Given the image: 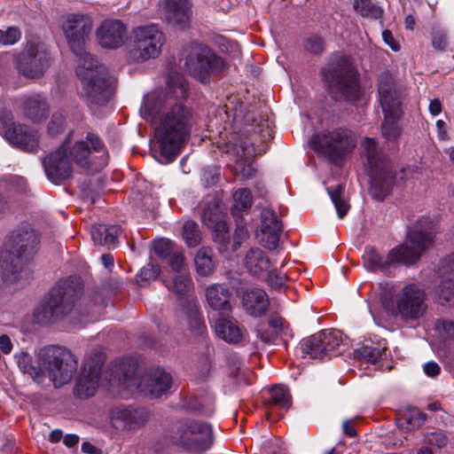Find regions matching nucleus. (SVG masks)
Returning <instances> with one entry per match:
<instances>
[{
  "instance_id": "1",
  "label": "nucleus",
  "mask_w": 454,
  "mask_h": 454,
  "mask_svg": "<svg viewBox=\"0 0 454 454\" xmlns=\"http://www.w3.org/2000/svg\"><path fill=\"white\" fill-rule=\"evenodd\" d=\"M61 27L71 51L78 57L76 73L83 94L91 103L105 104L112 96L114 80L108 75L106 67L98 65L85 51L92 20L84 14L71 13L64 18Z\"/></svg>"
},
{
  "instance_id": "2",
  "label": "nucleus",
  "mask_w": 454,
  "mask_h": 454,
  "mask_svg": "<svg viewBox=\"0 0 454 454\" xmlns=\"http://www.w3.org/2000/svg\"><path fill=\"white\" fill-rule=\"evenodd\" d=\"M140 114L154 127L155 139L163 158L161 162L173 161L190 134L189 110L172 96L152 94L145 98Z\"/></svg>"
},
{
  "instance_id": "3",
  "label": "nucleus",
  "mask_w": 454,
  "mask_h": 454,
  "mask_svg": "<svg viewBox=\"0 0 454 454\" xmlns=\"http://www.w3.org/2000/svg\"><path fill=\"white\" fill-rule=\"evenodd\" d=\"M107 298L98 290L83 291L79 279L67 280L53 286L33 312L37 324L46 325L59 322L72 313L90 315L97 319Z\"/></svg>"
},
{
  "instance_id": "4",
  "label": "nucleus",
  "mask_w": 454,
  "mask_h": 454,
  "mask_svg": "<svg viewBox=\"0 0 454 454\" xmlns=\"http://www.w3.org/2000/svg\"><path fill=\"white\" fill-rule=\"evenodd\" d=\"M108 160L102 140L92 132L85 139L71 143L70 136L59 148L48 155L43 161L45 174L53 184H59L72 175V163L83 169L98 171Z\"/></svg>"
},
{
  "instance_id": "5",
  "label": "nucleus",
  "mask_w": 454,
  "mask_h": 454,
  "mask_svg": "<svg viewBox=\"0 0 454 454\" xmlns=\"http://www.w3.org/2000/svg\"><path fill=\"white\" fill-rule=\"evenodd\" d=\"M137 364L131 359H123L111 364L109 372L104 373V379L112 387L137 388L152 397H160L168 393L172 385V377L162 369H151L140 380L136 377Z\"/></svg>"
},
{
  "instance_id": "6",
  "label": "nucleus",
  "mask_w": 454,
  "mask_h": 454,
  "mask_svg": "<svg viewBox=\"0 0 454 454\" xmlns=\"http://www.w3.org/2000/svg\"><path fill=\"white\" fill-rule=\"evenodd\" d=\"M361 148L364 165L371 178L370 193L373 199L383 200L393 185L407 180L411 171L402 168L399 174L394 172L392 163L378 149L374 138L364 137Z\"/></svg>"
},
{
  "instance_id": "7",
  "label": "nucleus",
  "mask_w": 454,
  "mask_h": 454,
  "mask_svg": "<svg viewBox=\"0 0 454 454\" xmlns=\"http://www.w3.org/2000/svg\"><path fill=\"white\" fill-rule=\"evenodd\" d=\"M433 239L434 235L431 231H411L408 234V241L391 249L386 258L380 254L374 247H367L363 254L364 266L370 271H383L397 262L414 263L432 244Z\"/></svg>"
},
{
  "instance_id": "8",
  "label": "nucleus",
  "mask_w": 454,
  "mask_h": 454,
  "mask_svg": "<svg viewBox=\"0 0 454 454\" xmlns=\"http://www.w3.org/2000/svg\"><path fill=\"white\" fill-rule=\"evenodd\" d=\"M37 359L44 376L47 374L55 387L70 382L77 371L75 356L64 347L52 345L42 348L37 353Z\"/></svg>"
},
{
  "instance_id": "9",
  "label": "nucleus",
  "mask_w": 454,
  "mask_h": 454,
  "mask_svg": "<svg viewBox=\"0 0 454 454\" xmlns=\"http://www.w3.org/2000/svg\"><path fill=\"white\" fill-rule=\"evenodd\" d=\"M427 293L422 285L411 283L394 294L391 299H382L384 308L404 320H418L427 309Z\"/></svg>"
},
{
  "instance_id": "10",
  "label": "nucleus",
  "mask_w": 454,
  "mask_h": 454,
  "mask_svg": "<svg viewBox=\"0 0 454 454\" xmlns=\"http://www.w3.org/2000/svg\"><path fill=\"white\" fill-rule=\"evenodd\" d=\"M378 93L384 114V121L381 124L382 136L387 140H395L401 135L398 121L402 117L403 111L400 92L389 74L380 75Z\"/></svg>"
},
{
  "instance_id": "11",
  "label": "nucleus",
  "mask_w": 454,
  "mask_h": 454,
  "mask_svg": "<svg viewBox=\"0 0 454 454\" xmlns=\"http://www.w3.org/2000/svg\"><path fill=\"white\" fill-rule=\"evenodd\" d=\"M329 93L335 100H355L359 96L357 76L353 64L346 57L333 61L324 71Z\"/></svg>"
},
{
  "instance_id": "12",
  "label": "nucleus",
  "mask_w": 454,
  "mask_h": 454,
  "mask_svg": "<svg viewBox=\"0 0 454 454\" xmlns=\"http://www.w3.org/2000/svg\"><path fill=\"white\" fill-rule=\"evenodd\" d=\"M173 442L189 452L203 453L212 448L215 442L213 426L203 420L180 421L172 435Z\"/></svg>"
},
{
  "instance_id": "13",
  "label": "nucleus",
  "mask_w": 454,
  "mask_h": 454,
  "mask_svg": "<svg viewBox=\"0 0 454 454\" xmlns=\"http://www.w3.org/2000/svg\"><path fill=\"white\" fill-rule=\"evenodd\" d=\"M164 43V34L158 25L136 27L131 32L129 59L133 62H144L155 59L160 55Z\"/></svg>"
},
{
  "instance_id": "14",
  "label": "nucleus",
  "mask_w": 454,
  "mask_h": 454,
  "mask_svg": "<svg viewBox=\"0 0 454 454\" xmlns=\"http://www.w3.org/2000/svg\"><path fill=\"white\" fill-rule=\"evenodd\" d=\"M40 239L37 232L28 226H23L12 231L10 235L6 250L4 252L6 258L10 260L11 267L20 271V268L31 270L24 265L34 257L39 247Z\"/></svg>"
},
{
  "instance_id": "15",
  "label": "nucleus",
  "mask_w": 454,
  "mask_h": 454,
  "mask_svg": "<svg viewBox=\"0 0 454 454\" xmlns=\"http://www.w3.org/2000/svg\"><path fill=\"white\" fill-rule=\"evenodd\" d=\"M309 143L317 153L338 160L355 148L356 137L351 130L337 128L315 134Z\"/></svg>"
},
{
  "instance_id": "16",
  "label": "nucleus",
  "mask_w": 454,
  "mask_h": 454,
  "mask_svg": "<svg viewBox=\"0 0 454 454\" xmlns=\"http://www.w3.org/2000/svg\"><path fill=\"white\" fill-rule=\"evenodd\" d=\"M185 68L194 78L205 82L211 74L222 72L225 64L207 46L198 44L192 47L186 57Z\"/></svg>"
},
{
  "instance_id": "17",
  "label": "nucleus",
  "mask_w": 454,
  "mask_h": 454,
  "mask_svg": "<svg viewBox=\"0 0 454 454\" xmlns=\"http://www.w3.org/2000/svg\"><path fill=\"white\" fill-rule=\"evenodd\" d=\"M341 333L331 329L323 331L301 341L299 349L303 357L325 359L340 353L339 347L342 342Z\"/></svg>"
},
{
  "instance_id": "18",
  "label": "nucleus",
  "mask_w": 454,
  "mask_h": 454,
  "mask_svg": "<svg viewBox=\"0 0 454 454\" xmlns=\"http://www.w3.org/2000/svg\"><path fill=\"white\" fill-rule=\"evenodd\" d=\"M105 356L98 351L91 352L85 357L81 374L74 387V395L80 399H86L95 395L101 379V370Z\"/></svg>"
},
{
  "instance_id": "19",
  "label": "nucleus",
  "mask_w": 454,
  "mask_h": 454,
  "mask_svg": "<svg viewBox=\"0 0 454 454\" xmlns=\"http://www.w3.org/2000/svg\"><path fill=\"white\" fill-rule=\"evenodd\" d=\"M0 133L10 144L27 152H35L39 143L36 130L12 122L9 113L0 112Z\"/></svg>"
},
{
  "instance_id": "20",
  "label": "nucleus",
  "mask_w": 454,
  "mask_h": 454,
  "mask_svg": "<svg viewBox=\"0 0 454 454\" xmlns=\"http://www.w3.org/2000/svg\"><path fill=\"white\" fill-rule=\"evenodd\" d=\"M50 58L46 51L30 44L16 59L19 72L26 77L35 78L43 74L49 66Z\"/></svg>"
},
{
  "instance_id": "21",
  "label": "nucleus",
  "mask_w": 454,
  "mask_h": 454,
  "mask_svg": "<svg viewBox=\"0 0 454 454\" xmlns=\"http://www.w3.org/2000/svg\"><path fill=\"white\" fill-rule=\"evenodd\" d=\"M261 216V231L258 234L260 243L268 249H275L283 230L282 223L271 208H263Z\"/></svg>"
},
{
  "instance_id": "22",
  "label": "nucleus",
  "mask_w": 454,
  "mask_h": 454,
  "mask_svg": "<svg viewBox=\"0 0 454 454\" xmlns=\"http://www.w3.org/2000/svg\"><path fill=\"white\" fill-rule=\"evenodd\" d=\"M126 26L117 20H106L97 28L98 43L106 49H117L124 43Z\"/></svg>"
},
{
  "instance_id": "23",
  "label": "nucleus",
  "mask_w": 454,
  "mask_h": 454,
  "mask_svg": "<svg viewBox=\"0 0 454 454\" xmlns=\"http://www.w3.org/2000/svg\"><path fill=\"white\" fill-rule=\"evenodd\" d=\"M201 220L206 226L212 230L213 238L215 242L223 246L230 242L229 227L216 205H208L205 207L202 212Z\"/></svg>"
},
{
  "instance_id": "24",
  "label": "nucleus",
  "mask_w": 454,
  "mask_h": 454,
  "mask_svg": "<svg viewBox=\"0 0 454 454\" xmlns=\"http://www.w3.org/2000/svg\"><path fill=\"white\" fill-rule=\"evenodd\" d=\"M440 284L436 289L438 301L444 304L454 301V254L444 258L439 268Z\"/></svg>"
},
{
  "instance_id": "25",
  "label": "nucleus",
  "mask_w": 454,
  "mask_h": 454,
  "mask_svg": "<svg viewBox=\"0 0 454 454\" xmlns=\"http://www.w3.org/2000/svg\"><path fill=\"white\" fill-rule=\"evenodd\" d=\"M241 301L246 312L255 317L264 315L270 304L266 292L258 287L245 289L241 294Z\"/></svg>"
},
{
  "instance_id": "26",
  "label": "nucleus",
  "mask_w": 454,
  "mask_h": 454,
  "mask_svg": "<svg viewBox=\"0 0 454 454\" xmlns=\"http://www.w3.org/2000/svg\"><path fill=\"white\" fill-rule=\"evenodd\" d=\"M215 334L230 344L241 343L245 339L244 331L236 319L230 316L220 315L215 322Z\"/></svg>"
},
{
  "instance_id": "27",
  "label": "nucleus",
  "mask_w": 454,
  "mask_h": 454,
  "mask_svg": "<svg viewBox=\"0 0 454 454\" xmlns=\"http://www.w3.org/2000/svg\"><path fill=\"white\" fill-rule=\"evenodd\" d=\"M163 11L169 22L185 27L191 19L189 0H160Z\"/></svg>"
},
{
  "instance_id": "28",
  "label": "nucleus",
  "mask_w": 454,
  "mask_h": 454,
  "mask_svg": "<svg viewBox=\"0 0 454 454\" xmlns=\"http://www.w3.org/2000/svg\"><path fill=\"white\" fill-rule=\"evenodd\" d=\"M244 263L251 275L261 278L267 275L271 266L269 256L258 247L251 248L247 252Z\"/></svg>"
},
{
  "instance_id": "29",
  "label": "nucleus",
  "mask_w": 454,
  "mask_h": 454,
  "mask_svg": "<svg viewBox=\"0 0 454 454\" xmlns=\"http://www.w3.org/2000/svg\"><path fill=\"white\" fill-rule=\"evenodd\" d=\"M0 269L3 270L4 282L14 290L25 286L32 277V274L26 269L20 268L19 272L14 270L4 252L0 254Z\"/></svg>"
},
{
  "instance_id": "30",
  "label": "nucleus",
  "mask_w": 454,
  "mask_h": 454,
  "mask_svg": "<svg viewBox=\"0 0 454 454\" xmlns=\"http://www.w3.org/2000/svg\"><path fill=\"white\" fill-rule=\"evenodd\" d=\"M231 291L222 284H214L206 290V299L208 306L214 310L231 311Z\"/></svg>"
},
{
  "instance_id": "31",
  "label": "nucleus",
  "mask_w": 454,
  "mask_h": 454,
  "mask_svg": "<svg viewBox=\"0 0 454 454\" xmlns=\"http://www.w3.org/2000/svg\"><path fill=\"white\" fill-rule=\"evenodd\" d=\"M228 153L236 157L237 170L239 171L242 178L249 179L254 175L255 168L248 161V159L253 154V150L247 145L246 142L240 141L238 144H233L231 149L228 150Z\"/></svg>"
},
{
  "instance_id": "32",
  "label": "nucleus",
  "mask_w": 454,
  "mask_h": 454,
  "mask_svg": "<svg viewBox=\"0 0 454 454\" xmlns=\"http://www.w3.org/2000/svg\"><path fill=\"white\" fill-rule=\"evenodd\" d=\"M112 419L115 422H121L124 427L135 428L142 426L146 421L147 415L143 410L115 408L112 411Z\"/></svg>"
},
{
  "instance_id": "33",
  "label": "nucleus",
  "mask_w": 454,
  "mask_h": 454,
  "mask_svg": "<svg viewBox=\"0 0 454 454\" xmlns=\"http://www.w3.org/2000/svg\"><path fill=\"white\" fill-rule=\"evenodd\" d=\"M120 232L121 229L118 225L94 224L90 229L94 243L108 247H114L117 244Z\"/></svg>"
},
{
  "instance_id": "34",
  "label": "nucleus",
  "mask_w": 454,
  "mask_h": 454,
  "mask_svg": "<svg viewBox=\"0 0 454 454\" xmlns=\"http://www.w3.org/2000/svg\"><path fill=\"white\" fill-rule=\"evenodd\" d=\"M49 106L45 99L39 95L31 96L23 102V113L32 121H40L46 118Z\"/></svg>"
},
{
  "instance_id": "35",
  "label": "nucleus",
  "mask_w": 454,
  "mask_h": 454,
  "mask_svg": "<svg viewBox=\"0 0 454 454\" xmlns=\"http://www.w3.org/2000/svg\"><path fill=\"white\" fill-rule=\"evenodd\" d=\"M426 415L417 408H408L398 419L399 427L405 431L419 429L425 422Z\"/></svg>"
},
{
  "instance_id": "36",
  "label": "nucleus",
  "mask_w": 454,
  "mask_h": 454,
  "mask_svg": "<svg viewBox=\"0 0 454 454\" xmlns=\"http://www.w3.org/2000/svg\"><path fill=\"white\" fill-rule=\"evenodd\" d=\"M184 316L192 331L198 333H202L204 322L200 313L198 301L195 298L189 299L184 309Z\"/></svg>"
},
{
  "instance_id": "37",
  "label": "nucleus",
  "mask_w": 454,
  "mask_h": 454,
  "mask_svg": "<svg viewBox=\"0 0 454 454\" xmlns=\"http://www.w3.org/2000/svg\"><path fill=\"white\" fill-rule=\"evenodd\" d=\"M233 204L231 207V215L238 218L240 213L249 209L253 204V195L250 190L240 188L232 194Z\"/></svg>"
},
{
  "instance_id": "38",
  "label": "nucleus",
  "mask_w": 454,
  "mask_h": 454,
  "mask_svg": "<svg viewBox=\"0 0 454 454\" xmlns=\"http://www.w3.org/2000/svg\"><path fill=\"white\" fill-rule=\"evenodd\" d=\"M344 189V185L340 184L326 188L327 192L336 208L337 215L340 219H342L348 214L350 208L349 204L343 196Z\"/></svg>"
},
{
  "instance_id": "39",
  "label": "nucleus",
  "mask_w": 454,
  "mask_h": 454,
  "mask_svg": "<svg viewBox=\"0 0 454 454\" xmlns=\"http://www.w3.org/2000/svg\"><path fill=\"white\" fill-rule=\"evenodd\" d=\"M18 365L24 373L28 374L36 383L43 382L44 372L41 367L33 364L32 357L27 353H21L18 356Z\"/></svg>"
},
{
  "instance_id": "40",
  "label": "nucleus",
  "mask_w": 454,
  "mask_h": 454,
  "mask_svg": "<svg viewBox=\"0 0 454 454\" xmlns=\"http://www.w3.org/2000/svg\"><path fill=\"white\" fill-rule=\"evenodd\" d=\"M212 250L208 247H202L196 254L194 262L197 272L200 275L208 276L213 272L215 263L212 259Z\"/></svg>"
},
{
  "instance_id": "41",
  "label": "nucleus",
  "mask_w": 454,
  "mask_h": 454,
  "mask_svg": "<svg viewBox=\"0 0 454 454\" xmlns=\"http://www.w3.org/2000/svg\"><path fill=\"white\" fill-rule=\"evenodd\" d=\"M192 286V283L189 271H182V273L176 274L171 281H166V286L180 295L188 294Z\"/></svg>"
},
{
  "instance_id": "42",
  "label": "nucleus",
  "mask_w": 454,
  "mask_h": 454,
  "mask_svg": "<svg viewBox=\"0 0 454 454\" xmlns=\"http://www.w3.org/2000/svg\"><path fill=\"white\" fill-rule=\"evenodd\" d=\"M270 403L281 409H289L292 399L289 390L282 386H275L270 390Z\"/></svg>"
},
{
  "instance_id": "43",
  "label": "nucleus",
  "mask_w": 454,
  "mask_h": 454,
  "mask_svg": "<svg viewBox=\"0 0 454 454\" xmlns=\"http://www.w3.org/2000/svg\"><path fill=\"white\" fill-rule=\"evenodd\" d=\"M183 239L190 247H197L201 241L200 227L194 221H187L183 226Z\"/></svg>"
},
{
  "instance_id": "44",
  "label": "nucleus",
  "mask_w": 454,
  "mask_h": 454,
  "mask_svg": "<svg viewBox=\"0 0 454 454\" xmlns=\"http://www.w3.org/2000/svg\"><path fill=\"white\" fill-rule=\"evenodd\" d=\"M354 9L364 17L378 19L382 14V9L371 0H356Z\"/></svg>"
},
{
  "instance_id": "45",
  "label": "nucleus",
  "mask_w": 454,
  "mask_h": 454,
  "mask_svg": "<svg viewBox=\"0 0 454 454\" xmlns=\"http://www.w3.org/2000/svg\"><path fill=\"white\" fill-rule=\"evenodd\" d=\"M21 38V30L17 26L0 29V46H10L18 43Z\"/></svg>"
},
{
  "instance_id": "46",
  "label": "nucleus",
  "mask_w": 454,
  "mask_h": 454,
  "mask_svg": "<svg viewBox=\"0 0 454 454\" xmlns=\"http://www.w3.org/2000/svg\"><path fill=\"white\" fill-rule=\"evenodd\" d=\"M153 250L158 256L162 258H168L176 251L173 242L168 239H155Z\"/></svg>"
},
{
  "instance_id": "47",
  "label": "nucleus",
  "mask_w": 454,
  "mask_h": 454,
  "mask_svg": "<svg viewBox=\"0 0 454 454\" xmlns=\"http://www.w3.org/2000/svg\"><path fill=\"white\" fill-rule=\"evenodd\" d=\"M357 355L365 361L375 364L382 356L379 348L365 346L357 350Z\"/></svg>"
},
{
  "instance_id": "48",
  "label": "nucleus",
  "mask_w": 454,
  "mask_h": 454,
  "mask_svg": "<svg viewBox=\"0 0 454 454\" xmlns=\"http://www.w3.org/2000/svg\"><path fill=\"white\" fill-rule=\"evenodd\" d=\"M65 123L66 118L62 113L53 114L48 125V132L52 136L60 133L65 128Z\"/></svg>"
},
{
  "instance_id": "49",
  "label": "nucleus",
  "mask_w": 454,
  "mask_h": 454,
  "mask_svg": "<svg viewBox=\"0 0 454 454\" xmlns=\"http://www.w3.org/2000/svg\"><path fill=\"white\" fill-rule=\"evenodd\" d=\"M168 263L176 274L182 273V271H188L184 263V256L180 251H175L168 257Z\"/></svg>"
},
{
  "instance_id": "50",
  "label": "nucleus",
  "mask_w": 454,
  "mask_h": 454,
  "mask_svg": "<svg viewBox=\"0 0 454 454\" xmlns=\"http://www.w3.org/2000/svg\"><path fill=\"white\" fill-rule=\"evenodd\" d=\"M426 441L427 444L435 446L438 449L444 448L449 442L447 435L442 431H435L428 434Z\"/></svg>"
},
{
  "instance_id": "51",
  "label": "nucleus",
  "mask_w": 454,
  "mask_h": 454,
  "mask_svg": "<svg viewBox=\"0 0 454 454\" xmlns=\"http://www.w3.org/2000/svg\"><path fill=\"white\" fill-rule=\"evenodd\" d=\"M263 278H266L269 284L273 288L277 289L282 287L285 285L287 277L283 273L278 272L276 270H270V269L267 275Z\"/></svg>"
},
{
  "instance_id": "52",
  "label": "nucleus",
  "mask_w": 454,
  "mask_h": 454,
  "mask_svg": "<svg viewBox=\"0 0 454 454\" xmlns=\"http://www.w3.org/2000/svg\"><path fill=\"white\" fill-rule=\"evenodd\" d=\"M160 274L159 267L153 263H148L143 267L137 275V278L142 281H150L157 278Z\"/></svg>"
},
{
  "instance_id": "53",
  "label": "nucleus",
  "mask_w": 454,
  "mask_h": 454,
  "mask_svg": "<svg viewBox=\"0 0 454 454\" xmlns=\"http://www.w3.org/2000/svg\"><path fill=\"white\" fill-rule=\"evenodd\" d=\"M306 48L312 53H319L324 50L323 40L317 36L311 37L307 41Z\"/></svg>"
},
{
  "instance_id": "54",
  "label": "nucleus",
  "mask_w": 454,
  "mask_h": 454,
  "mask_svg": "<svg viewBox=\"0 0 454 454\" xmlns=\"http://www.w3.org/2000/svg\"><path fill=\"white\" fill-rule=\"evenodd\" d=\"M247 237V229L243 225L238 224L234 234L235 244L233 245V250H236Z\"/></svg>"
},
{
  "instance_id": "55",
  "label": "nucleus",
  "mask_w": 454,
  "mask_h": 454,
  "mask_svg": "<svg viewBox=\"0 0 454 454\" xmlns=\"http://www.w3.org/2000/svg\"><path fill=\"white\" fill-rule=\"evenodd\" d=\"M432 45L436 50H439V51L445 50V48L447 46V40H446L445 35L442 33L434 34L432 38Z\"/></svg>"
},
{
  "instance_id": "56",
  "label": "nucleus",
  "mask_w": 454,
  "mask_h": 454,
  "mask_svg": "<svg viewBox=\"0 0 454 454\" xmlns=\"http://www.w3.org/2000/svg\"><path fill=\"white\" fill-rule=\"evenodd\" d=\"M382 38L386 44H387L393 51H397L400 49L399 43L395 40L393 34L390 30H384L382 32Z\"/></svg>"
},
{
  "instance_id": "57",
  "label": "nucleus",
  "mask_w": 454,
  "mask_h": 454,
  "mask_svg": "<svg viewBox=\"0 0 454 454\" xmlns=\"http://www.w3.org/2000/svg\"><path fill=\"white\" fill-rule=\"evenodd\" d=\"M441 368L434 362H428L424 365V372L429 377H435L440 373Z\"/></svg>"
},
{
  "instance_id": "58",
  "label": "nucleus",
  "mask_w": 454,
  "mask_h": 454,
  "mask_svg": "<svg viewBox=\"0 0 454 454\" xmlns=\"http://www.w3.org/2000/svg\"><path fill=\"white\" fill-rule=\"evenodd\" d=\"M269 325L272 328L274 335H278L282 329L283 318L280 317H275L270 319Z\"/></svg>"
},
{
  "instance_id": "59",
  "label": "nucleus",
  "mask_w": 454,
  "mask_h": 454,
  "mask_svg": "<svg viewBox=\"0 0 454 454\" xmlns=\"http://www.w3.org/2000/svg\"><path fill=\"white\" fill-rule=\"evenodd\" d=\"M0 349L4 354H9L12 349V343L7 335L0 336Z\"/></svg>"
},
{
  "instance_id": "60",
  "label": "nucleus",
  "mask_w": 454,
  "mask_h": 454,
  "mask_svg": "<svg viewBox=\"0 0 454 454\" xmlns=\"http://www.w3.org/2000/svg\"><path fill=\"white\" fill-rule=\"evenodd\" d=\"M442 110V103L438 98H434L430 101L429 106H428V111L432 115L436 116V115L440 114Z\"/></svg>"
},
{
  "instance_id": "61",
  "label": "nucleus",
  "mask_w": 454,
  "mask_h": 454,
  "mask_svg": "<svg viewBox=\"0 0 454 454\" xmlns=\"http://www.w3.org/2000/svg\"><path fill=\"white\" fill-rule=\"evenodd\" d=\"M82 450L88 454H101V450L90 442H83L82 444Z\"/></svg>"
},
{
  "instance_id": "62",
  "label": "nucleus",
  "mask_w": 454,
  "mask_h": 454,
  "mask_svg": "<svg viewBox=\"0 0 454 454\" xmlns=\"http://www.w3.org/2000/svg\"><path fill=\"white\" fill-rule=\"evenodd\" d=\"M10 62V57L8 54L0 55V83L2 82V75L5 72L6 66Z\"/></svg>"
},
{
  "instance_id": "63",
  "label": "nucleus",
  "mask_w": 454,
  "mask_h": 454,
  "mask_svg": "<svg viewBox=\"0 0 454 454\" xmlns=\"http://www.w3.org/2000/svg\"><path fill=\"white\" fill-rule=\"evenodd\" d=\"M63 442L67 447H74L78 443L79 437L75 434H67L64 437Z\"/></svg>"
},
{
  "instance_id": "64",
  "label": "nucleus",
  "mask_w": 454,
  "mask_h": 454,
  "mask_svg": "<svg viewBox=\"0 0 454 454\" xmlns=\"http://www.w3.org/2000/svg\"><path fill=\"white\" fill-rule=\"evenodd\" d=\"M443 330L448 337H454V323L453 322H444L443 323Z\"/></svg>"
}]
</instances>
